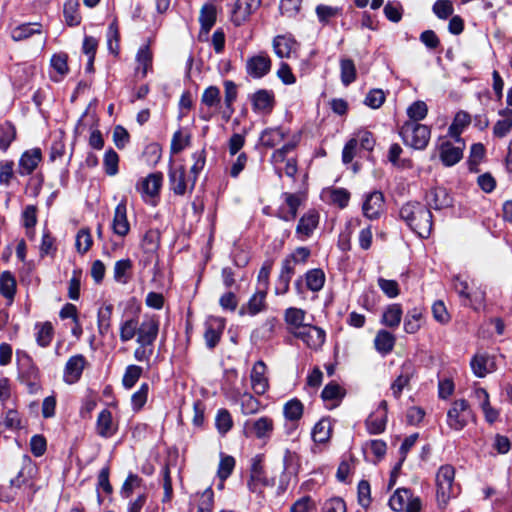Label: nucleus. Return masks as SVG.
<instances>
[{
    "label": "nucleus",
    "instance_id": "64",
    "mask_svg": "<svg viewBox=\"0 0 512 512\" xmlns=\"http://www.w3.org/2000/svg\"><path fill=\"white\" fill-rule=\"evenodd\" d=\"M485 155V147L481 143H475L471 146L470 156L468 160L469 170L471 172H477V166L481 162Z\"/></svg>",
    "mask_w": 512,
    "mask_h": 512
},
{
    "label": "nucleus",
    "instance_id": "47",
    "mask_svg": "<svg viewBox=\"0 0 512 512\" xmlns=\"http://www.w3.org/2000/svg\"><path fill=\"white\" fill-rule=\"evenodd\" d=\"M192 158L194 160V163L190 169V172L192 174L190 179V192L193 191L198 175L203 170L206 164V151L205 149H201L199 151H196L192 154Z\"/></svg>",
    "mask_w": 512,
    "mask_h": 512
},
{
    "label": "nucleus",
    "instance_id": "8",
    "mask_svg": "<svg viewBox=\"0 0 512 512\" xmlns=\"http://www.w3.org/2000/svg\"><path fill=\"white\" fill-rule=\"evenodd\" d=\"M271 67L272 61L266 52L247 58L245 65L247 74L254 79L263 78L270 72Z\"/></svg>",
    "mask_w": 512,
    "mask_h": 512
},
{
    "label": "nucleus",
    "instance_id": "56",
    "mask_svg": "<svg viewBox=\"0 0 512 512\" xmlns=\"http://www.w3.org/2000/svg\"><path fill=\"white\" fill-rule=\"evenodd\" d=\"M315 12L319 22L326 25L329 23L330 19L341 15L342 9L339 7L319 4L316 6Z\"/></svg>",
    "mask_w": 512,
    "mask_h": 512
},
{
    "label": "nucleus",
    "instance_id": "30",
    "mask_svg": "<svg viewBox=\"0 0 512 512\" xmlns=\"http://www.w3.org/2000/svg\"><path fill=\"white\" fill-rule=\"evenodd\" d=\"M17 283L14 275L10 271H3L0 274V294L11 305L16 294Z\"/></svg>",
    "mask_w": 512,
    "mask_h": 512
},
{
    "label": "nucleus",
    "instance_id": "20",
    "mask_svg": "<svg viewBox=\"0 0 512 512\" xmlns=\"http://www.w3.org/2000/svg\"><path fill=\"white\" fill-rule=\"evenodd\" d=\"M96 433L102 438H111L118 430L117 424L113 421V416L110 410L103 409L97 417Z\"/></svg>",
    "mask_w": 512,
    "mask_h": 512
},
{
    "label": "nucleus",
    "instance_id": "25",
    "mask_svg": "<svg viewBox=\"0 0 512 512\" xmlns=\"http://www.w3.org/2000/svg\"><path fill=\"white\" fill-rule=\"evenodd\" d=\"M345 394L346 392L344 388L335 381H331L322 390L321 398L325 403H327V407L332 409L339 405Z\"/></svg>",
    "mask_w": 512,
    "mask_h": 512
},
{
    "label": "nucleus",
    "instance_id": "36",
    "mask_svg": "<svg viewBox=\"0 0 512 512\" xmlns=\"http://www.w3.org/2000/svg\"><path fill=\"white\" fill-rule=\"evenodd\" d=\"M273 429V420L267 416L260 417L251 423V431L258 439L269 438Z\"/></svg>",
    "mask_w": 512,
    "mask_h": 512
},
{
    "label": "nucleus",
    "instance_id": "39",
    "mask_svg": "<svg viewBox=\"0 0 512 512\" xmlns=\"http://www.w3.org/2000/svg\"><path fill=\"white\" fill-rule=\"evenodd\" d=\"M402 314L403 311L400 304H390L385 309L381 322L389 328H396L401 322Z\"/></svg>",
    "mask_w": 512,
    "mask_h": 512
},
{
    "label": "nucleus",
    "instance_id": "45",
    "mask_svg": "<svg viewBox=\"0 0 512 512\" xmlns=\"http://www.w3.org/2000/svg\"><path fill=\"white\" fill-rule=\"evenodd\" d=\"M324 196L327 200L337 205L339 208H345L350 200V193L345 188H330L324 192Z\"/></svg>",
    "mask_w": 512,
    "mask_h": 512
},
{
    "label": "nucleus",
    "instance_id": "43",
    "mask_svg": "<svg viewBox=\"0 0 512 512\" xmlns=\"http://www.w3.org/2000/svg\"><path fill=\"white\" fill-rule=\"evenodd\" d=\"M16 128L10 121L0 123V150L6 152L16 139Z\"/></svg>",
    "mask_w": 512,
    "mask_h": 512
},
{
    "label": "nucleus",
    "instance_id": "46",
    "mask_svg": "<svg viewBox=\"0 0 512 512\" xmlns=\"http://www.w3.org/2000/svg\"><path fill=\"white\" fill-rule=\"evenodd\" d=\"M36 332V342L40 347H47L50 345L53 336H54V328L51 322L37 323L35 325Z\"/></svg>",
    "mask_w": 512,
    "mask_h": 512
},
{
    "label": "nucleus",
    "instance_id": "33",
    "mask_svg": "<svg viewBox=\"0 0 512 512\" xmlns=\"http://www.w3.org/2000/svg\"><path fill=\"white\" fill-rule=\"evenodd\" d=\"M163 175L161 172L151 173L141 182L142 193L155 197L159 194L162 186Z\"/></svg>",
    "mask_w": 512,
    "mask_h": 512
},
{
    "label": "nucleus",
    "instance_id": "22",
    "mask_svg": "<svg viewBox=\"0 0 512 512\" xmlns=\"http://www.w3.org/2000/svg\"><path fill=\"white\" fill-rule=\"evenodd\" d=\"M160 245V232L156 229H149L141 240V248L146 254L143 260L144 266H147L152 257L156 254Z\"/></svg>",
    "mask_w": 512,
    "mask_h": 512
},
{
    "label": "nucleus",
    "instance_id": "59",
    "mask_svg": "<svg viewBox=\"0 0 512 512\" xmlns=\"http://www.w3.org/2000/svg\"><path fill=\"white\" fill-rule=\"evenodd\" d=\"M119 156L112 148L105 152L103 159L104 171L109 176H114L118 173Z\"/></svg>",
    "mask_w": 512,
    "mask_h": 512
},
{
    "label": "nucleus",
    "instance_id": "40",
    "mask_svg": "<svg viewBox=\"0 0 512 512\" xmlns=\"http://www.w3.org/2000/svg\"><path fill=\"white\" fill-rule=\"evenodd\" d=\"M332 426L330 420L322 418L313 427L311 436L316 443H325L331 436Z\"/></svg>",
    "mask_w": 512,
    "mask_h": 512
},
{
    "label": "nucleus",
    "instance_id": "49",
    "mask_svg": "<svg viewBox=\"0 0 512 512\" xmlns=\"http://www.w3.org/2000/svg\"><path fill=\"white\" fill-rule=\"evenodd\" d=\"M113 313V305L105 304L99 308L97 314L98 331L101 335H105L111 328V318Z\"/></svg>",
    "mask_w": 512,
    "mask_h": 512
},
{
    "label": "nucleus",
    "instance_id": "18",
    "mask_svg": "<svg viewBox=\"0 0 512 512\" xmlns=\"http://www.w3.org/2000/svg\"><path fill=\"white\" fill-rule=\"evenodd\" d=\"M158 332V320L154 318L146 319L138 326L136 342L154 345Z\"/></svg>",
    "mask_w": 512,
    "mask_h": 512
},
{
    "label": "nucleus",
    "instance_id": "26",
    "mask_svg": "<svg viewBox=\"0 0 512 512\" xmlns=\"http://www.w3.org/2000/svg\"><path fill=\"white\" fill-rule=\"evenodd\" d=\"M253 110L256 112L269 113L274 106L275 99L272 91L260 89L251 98Z\"/></svg>",
    "mask_w": 512,
    "mask_h": 512
},
{
    "label": "nucleus",
    "instance_id": "48",
    "mask_svg": "<svg viewBox=\"0 0 512 512\" xmlns=\"http://www.w3.org/2000/svg\"><path fill=\"white\" fill-rule=\"evenodd\" d=\"M303 412L304 406L297 398L289 400L283 407V414L285 418L291 422L299 421L303 416Z\"/></svg>",
    "mask_w": 512,
    "mask_h": 512
},
{
    "label": "nucleus",
    "instance_id": "13",
    "mask_svg": "<svg viewBox=\"0 0 512 512\" xmlns=\"http://www.w3.org/2000/svg\"><path fill=\"white\" fill-rule=\"evenodd\" d=\"M266 370L267 366L262 360L257 361L251 370V386L257 395L265 394L269 388V381L266 377Z\"/></svg>",
    "mask_w": 512,
    "mask_h": 512
},
{
    "label": "nucleus",
    "instance_id": "54",
    "mask_svg": "<svg viewBox=\"0 0 512 512\" xmlns=\"http://www.w3.org/2000/svg\"><path fill=\"white\" fill-rule=\"evenodd\" d=\"M16 363L18 369L23 373H26L28 376H32L36 373L37 369L33 363L30 355L23 350L16 351Z\"/></svg>",
    "mask_w": 512,
    "mask_h": 512
},
{
    "label": "nucleus",
    "instance_id": "63",
    "mask_svg": "<svg viewBox=\"0 0 512 512\" xmlns=\"http://www.w3.org/2000/svg\"><path fill=\"white\" fill-rule=\"evenodd\" d=\"M92 243L93 241L90 234V230L87 228L80 229L76 235L75 242L77 251L81 254H85L91 248Z\"/></svg>",
    "mask_w": 512,
    "mask_h": 512
},
{
    "label": "nucleus",
    "instance_id": "38",
    "mask_svg": "<svg viewBox=\"0 0 512 512\" xmlns=\"http://www.w3.org/2000/svg\"><path fill=\"white\" fill-rule=\"evenodd\" d=\"M395 341V337L390 332L380 330L375 336L374 345L379 353L386 355L393 350Z\"/></svg>",
    "mask_w": 512,
    "mask_h": 512
},
{
    "label": "nucleus",
    "instance_id": "41",
    "mask_svg": "<svg viewBox=\"0 0 512 512\" xmlns=\"http://www.w3.org/2000/svg\"><path fill=\"white\" fill-rule=\"evenodd\" d=\"M63 15L68 26H78L81 22L78 0H66L63 7Z\"/></svg>",
    "mask_w": 512,
    "mask_h": 512
},
{
    "label": "nucleus",
    "instance_id": "53",
    "mask_svg": "<svg viewBox=\"0 0 512 512\" xmlns=\"http://www.w3.org/2000/svg\"><path fill=\"white\" fill-rule=\"evenodd\" d=\"M142 373L143 368L141 366L135 364L128 365L122 377L123 387L127 390L133 388L141 377Z\"/></svg>",
    "mask_w": 512,
    "mask_h": 512
},
{
    "label": "nucleus",
    "instance_id": "5",
    "mask_svg": "<svg viewBox=\"0 0 512 512\" xmlns=\"http://www.w3.org/2000/svg\"><path fill=\"white\" fill-rule=\"evenodd\" d=\"M389 506L396 512H420L422 502L410 489L398 488L390 497Z\"/></svg>",
    "mask_w": 512,
    "mask_h": 512
},
{
    "label": "nucleus",
    "instance_id": "21",
    "mask_svg": "<svg viewBox=\"0 0 512 512\" xmlns=\"http://www.w3.org/2000/svg\"><path fill=\"white\" fill-rule=\"evenodd\" d=\"M112 229L113 232L120 237L126 236L130 231V224L127 218V206L124 200L118 203L115 208Z\"/></svg>",
    "mask_w": 512,
    "mask_h": 512
},
{
    "label": "nucleus",
    "instance_id": "51",
    "mask_svg": "<svg viewBox=\"0 0 512 512\" xmlns=\"http://www.w3.org/2000/svg\"><path fill=\"white\" fill-rule=\"evenodd\" d=\"M138 63L137 72H141L142 77H145L149 68L152 66V52L148 45L141 47L136 55Z\"/></svg>",
    "mask_w": 512,
    "mask_h": 512
},
{
    "label": "nucleus",
    "instance_id": "58",
    "mask_svg": "<svg viewBox=\"0 0 512 512\" xmlns=\"http://www.w3.org/2000/svg\"><path fill=\"white\" fill-rule=\"evenodd\" d=\"M138 326V320L135 318L123 321L120 325V340L128 342L133 339L137 335Z\"/></svg>",
    "mask_w": 512,
    "mask_h": 512
},
{
    "label": "nucleus",
    "instance_id": "15",
    "mask_svg": "<svg viewBox=\"0 0 512 512\" xmlns=\"http://www.w3.org/2000/svg\"><path fill=\"white\" fill-rule=\"evenodd\" d=\"M267 291L257 290L239 309V315L255 316L267 309L266 303Z\"/></svg>",
    "mask_w": 512,
    "mask_h": 512
},
{
    "label": "nucleus",
    "instance_id": "12",
    "mask_svg": "<svg viewBox=\"0 0 512 512\" xmlns=\"http://www.w3.org/2000/svg\"><path fill=\"white\" fill-rule=\"evenodd\" d=\"M416 372L414 364L410 360H406L400 367V373L391 383L390 389L394 398L399 399L402 391L406 388Z\"/></svg>",
    "mask_w": 512,
    "mask_h": 512
},
{
    "label": "nucleus",
    "instance_id": "37",
    "mask_svg": "<svg viewBox=\"0 0 512 512\" xmlns=\"http://www.w3.org/2000/svg\"><path fill=\"white\" fill-rule=\"evenodd\" d=\"M224 94L225 110L223 111V117L229 119L234 113L233 103L237 99V85L231 80H226L224 82Z\"/></svg>",
    "mask_w": 512,
    "mask_h": 512
},
{
    "label": "nucleus",
    "instance_id": "6",
    "mask_svg": "<svg viewBox=\"0 0 512 512\" xmlns=\"http://www.w3.org/2000/svg\"><path fill=\"white\" fill-rule=\"evenodd\" d=\"M260 6L261 0H236L230 13V21L236 27H240Z\"/></svg>",
    "mask_w": 512,
    "mask_h": 512
},
{
    "label": "nucleus",
    "instance_id": "24",
    "mask_svg": "<svg viewBox=\"0 0 512 512\" xmlns=\"http://www.w3.org/2000/svg\"><path fill=\"white\" fill-rule=\"evenodd\" d=\"M464 147V143L455 146L449 141L443 142L440 146V159L442 163L447 167L458 163L463 157Z\"/></svg>",
    "mask_w": 512,
    "mask_h": 512
},
{
    "label": "nucleus",
    "instance_id": "42",
    "mask_svg": "<svg viewBox=\"0 0 512 512\" xmlns=\"http://www.w3.org/2000/svg\"><path fill=\"white\" fill-rule=\"evenodd\" d=\"M306 316V312L303 309L289 307L285 310L284 320L288 326L291 327V330H298L301 327H304V319Z\"/></svg>",
    "mask_w": 512,
    "mask_h": 512
},
{
    "label": "nucleus",
    "instance_id": "28",
    "mask_svg": "<svg viewBox=\"0 0 512 512\" xmlns=\"http://www.w3.org/2000/svg\"><path fill=\"white\" fill-rule=\"evenodd\" d=\"M296 45L295 39L287 35H277L272 42L273 50L279 58H289Z\"/></svg>",
    "mask_w": 512,
    "mask_h": 512
},
{
    "label": "nucleus",
    "instance_id": "32",
    "mask_svg": "<svg viewBox=\"0 0 512 512\" xmlns=\"http://www.w3.org/2000/svg\"><path fill=\"white\" fill-rule=\"evenodd\" d=\"M35 34H42V25L40 23H24L18 25L11 31V38L16 41H23Z\"/></svg>",
    "mask_w": 512,
    "mask_h": 512
},
{
    "label": "nucleus",
    "instance_id": "34",
    "mask_svg": "<svg viewBox=\"0 0 512 512\" xmlns=\"http://www.w3.org/2000/svg\"><path fill=\"white\" fill-rule=\"evenodd\" d=\"M133 263L129 258L115 262L113 278L117 283L127 284L131 278Z\"/></svg>",
    "mask_w": 512,
    "mask_h": 512
},
{
    "label": "nucleus",
    "instance_id": "27",
    "mask_svg": "<svg viewBox=\"0 0 512 512\" xmlns=\"http://www.w3.org/2000/svg\"><path fill=\"white\" fill-rule=\"evenodd\" d=\"M217 19V9L213 3H205L199 14L200 33L208 34L215 25Z\"/></svg>",
    "mask_w": 512,
    "mask_h": 512
},
{
    "label": "nucleus",
    "instance_id": "44",
    "mask_svg": "<svg viewBox=\"0 0 512 512\" xmlns=\"http://www.w3.org/2000/svg\"><path fill=\"white\" fill-rule=\"evenodd\" d=\"M340 78L344 86H349L357 78L355 63L350 58L340 59Z\"/></svg>",
    "mask_w": 512,
    "mask_h": 512
},
{
    "label": "nucleus",
    "instance_id": "3",
    "mask_svg": "<svg viewBox=\"0 0 512 512\" xmlns=\"http://www.w3.org/2000/svg\"><path fill=\"white\" fill-rule=\"evenodd\" d=\"M455 469L452 465H442L436 474V497L440 507H445L451 497L457 494L454 485Z\"/></svg>",
    "mask_w": 512,
    "mask_h": 512
},
{
    "label": "nucleus",
    "instance_id": "35",
    "mask_svg": "<svg viewBox=\"0 0 512 512\" xmlns=\"http://www.w3.org/2000/svg\"><path fill=\"white\" fill-rule=\"evenodd\" d=\"M302 277L307 289L312 292L320 291L325 284V273L320 268L308 270Z\"/></svg>",
    "mask_w": 512,
    "mask_h": 512
},
{
    "label": "nucleus",
    "instance_id": "11",
    "mask_svg": "<svg viewBox=\"0 0 512 512\" xmlns=\"http://www.w3.org/2000/svg\"><path fill=\"white\" fill-rule=\"evenodd\" d=\"M426 207L434 210H441L452 206L453 199L448 191L443 187H434L425 193Z\"/></svg>",
    "mask_w": 512,
    "mask_h": 512
},
{
    "label": "nucleus",
    "instance_id": "31",
    "mask_svg": "<svg viewBox=\"0 0 512 512\" xmlns=\"http://www.w3.org/2000/svg\"><path fill=\"white\" fill-rule=\"evenodd\" d=\"M224 325L220 320L206 323L204 339L207 348L214 349L220 341Z\"/></svg>",
    "mask_w": 512,
    "mask_h": 512
},
{
    "label": "nucleus",
    "instance_id": "62",
    "mask_svg": "<svg viewBox=\"0 0 512 512\" xmlns=\"http://www.w3.org/2000/svg\"><path fill=\"white\" fill-rule=\"evenodd\" d=\"M428 113V107L424 101H416L412 103L408 109L407 114L409 118L411 119L410 122H416L423 120Z\"/></svg>",
    "mask_w": 512,
    "mask_h": 512
},
{
    "label": "nucleus",
    "instance_id": "52",
    "mask_svg": "<svg viewBox=\"0 0 512 512\" xmlns=\"http://www.w3.org/2000/svg\"><path fill=\"white\" fill-rule=\"evenodd\" d=\"M285 138V132L281 128H269L262 132L261 143L263 146L272 148Z\"/></svg>",
    "mask_w": 512,
    "mask_h": 512
},
{
    "label": "nucleus",
    "instance_id": "7",
    "mask_svg": "<svg viewBox=\"0 0 512 512\" xmlns=\"http://www.w3.org/2000/svg\"><path fill=\"white\" fill-rule=\"evenodd\" d=\"M294 337L301 339L309 348L318 349L325 342V331L317 326L306 324L298 330H291Z\"/></svg>",
    "mask_w": 512,
    "mask_h": 512
},
{
    "label": "nucleus",
    "instance_id": "55",
    "mask_svg": "<svg viewBox=\"0 0 512 512\" xmlns=\"http://www.w3.org/2000/svg\"><path fill=\"white\" fill-rule=\"evenodd\" d=\"M241 411L245 415H252L259 411L260 402L252 394L245 392L239 398Z\"/></svg>",
    "mask_w": 512,
    "mask_h": 512
},
{
    "label": "nucleus",
    "instance_id": "60",
    "mask_svg": "<svg viewBox=\"0 0 512 512\" xmlns=\"http://www.w3.org/2000/svg\"><path fill=\"white\" fill-rule=\"evenodd\" d=\"M421 318L422 313L418 309L409 311L404 320V330L409 334L416 333L421 327Z\"/></svg>",
    "mask_w": 512,
    "mask_h": 512
},
{
    "label": "nucleus",
    "instance_id": "16",
    "mask_svg": "<svg viewBox=\"0 0 512 512\" xmlns=\"http://www.w3.org/2000/svg\"><path fill=\"white\" fill-rule=\"evenodd\" d=\"M268 485L269 481L265 476L262 460L260 456H256L252 459L248 488L251 492L256 493L260 491L261 487Z\"/></svg>",
    "mask_w": 512,
    "mask_h": 512
},
{
    "label": "nucleus",
    "instance_id": "61",
    "mask_svg": "<svg viewBox=\"0 0 512 512\" xmlns=\"http://www.w3.org/2000/svg\"><path fill=\"white\" fill-rule=\"evenodd\" d=\"M433 13L439 18L446 20L454 13L453 3L450 0H437L432 7Z\"/></svg>",
    "mask_w": 512,
    "mask_h": 512
},
{
    "label": "nucleus",
    "instance_id": "14",
    "mask_svg": "<svg viewBox=\"0 0 512 512\" xmlns=\"http://www.w3.org/2000/svg\"><path fill=\"white\" fill-rule=\"evenodd\" d=\"M282 198L287 205V209L284 206H280L276 212V216L285 221L290 222L295 220L298 213V208L301 205V199L299 195L289 192H284Z\"/></svg>",
    "mask_w": 512,
    "mask_h": 512
},
{
    "label": "nucleus",
    "instance_id": "2",
    "mask_svg": "<svg viewBox=\"0 0 512 512\" xmlns=\"http://www.w3.org/2000/svg\"><path fill=\"white\" fill-rule=\"evenodd\" d=\"M476 415L469 402L465 399H457L452 402L447 411L446 423L451 430L462 431L469 422H475Z\"/></svg>",
    "mask_w": 512,
    "mask_h": 512
},
{
    "label": "nucleus",
    "instance_id": "1",
    "mask_svg": "<svg viewBox=\"0 0 512 512\" xmlns=\"http://www.w3.org/2000/svg\"><path fill=\"white\" fill-rule=\"evenodd\" d=\"M400 217L419 237L426 239L433 228V216L428 207L417 201H410L400 209Z\"/></svg>",
    "mask_w": 512,
    "mask_h": 512
},
{
    "label": "nucleus",
    "instance_id": "57",
    "mask_svg": "<svg viewBox=\"0 0 512 512\" xmlns=\"http://www.w3.org/2000/svg\"><path fill=\"white\" fill-rule=\"evenodd\" d=\"M149 388V384L144 382L140 385L139 389L132 394L131 406L134 412H139L146 404Z\"/></svg>",
    "mask_w": 512,
    "mask_h": 512
},
{
    "label": "nucleus",
    "instance_id": "23",
    "mask_svg": "<svg viewBox=\"0 0 512 512\" xmlns=\"http://www.w3.org/2000/svg\"><path fill=\"white\" fill-rule=\"evenodd\" d=\"M384 204V196L380 191H373L366 196L363 203V214L369 219L380 216Z\"/></svg>",
    "mask_w": 512,
    "mask_h": 512
},
{
    "label": "nucleus",
    "instance_id": "50",
    "mask_svg": "<svg viewBox=\"0 0 512 512\" xmlns=\"http://www.w3.org/2000/svg\"><path fill=\"white\" fill-rule=\"evenodd\" d=\"M387 423V416L385 413H372L366 419V427L370 434H381L384 432Z\"/></svg>",
    "mask_w": 512,
    "mask_h": 512
},
{
    "label": "nucleus",
    "instance_id": "4",
    "mask_svg": "<svg viewBox=\"0 0 512 512\" xmlns=\"http://www.w3.org/2000/svg\"><path fill=\"white\" fill-rule=\"evenodd\" d=\"M399 133L406 145L417 150L425 149L431 136L428 126L416 122H405Z\"/></svg>",
    "mask_w": 512,
    "mask_h": 512
},
{
    "label": "nucleus",
    "instance_id": "19",
    "mask_svg": "<svg viewBox=\"0 0 512 512\" xmlns=\"http://www.w3.org/2000/svg\"><path fill=\"white\" fill-rule=\"evenodd\" d=\"M318 224L319 213L314 209L309 210L299 219L298 225L296 227V234L301 239L308 238L312 235Z\"/></svg>",
    "mask_w": 512,
    "mask_h": 512
},
{
    "label": "nucleus",
    "instance_id": "10",
    "mask_svg": "<svg viewBox=\"0 0 512 512\" xmlns=\"http://www.w3.org/2000/svg\"><path fill=\"white\" fill-rule=\"evenodd\" d=\"M88 362L84 355L76 354L71 356L65 364L63 372V380L67 384L77 383L82 376V373Z\"/></svg>",
    "mask_w": 512,
    "mask_h": 512
},
{
    "label": "nucleus",
    "instance_id": "17",
    "mask_svg": "<svg viewBox=\"0 0 512 512\" xmlns=\"http://www.w3.org/2000/svg\"><path fill=\"white\" fill-rule=\"evenodd\" d=\"M41 160L42 152L40 148H32L25 151L19 159L18 173L22 176L32 174Z\"/></svg>",
    "mask_w": 512,
    "mask_h": 512
},
{
    "label": "nucleus",
    "instance_id": "9",
    "mask_svg": "<svg viewBox=\"0 0 512 512\" xmlns=\"http://www.w3.org/2000/svg\"><path fill=\"white\" fill-rule=\"evenodd\" d=\"M169 186L175 195L183 196L187 191L190 192V179L187 176L185 166L170 167L168 172Z\"/></svg>",
    "mask_w": 512,
    "mask_h": 512
},
{
    "label": "nucleus",
    "instance_id": "29",
    "mask_svg": "<svg viewBox=\"0 0 512 512\" xmlns=\"http://www.w3.org/2000/svg\"><path fill=\"white\" fill-rule=\"evenodd\" d=\"M470 365L473 373L477 377L482 378L493 370L494 361L488 354L480 353L472 358Z\"/></svg>",
    "mask_w": 512,
    "mask_h": 512
}]
</instances>
